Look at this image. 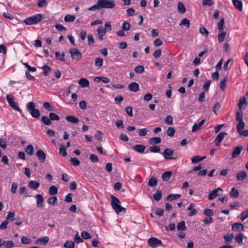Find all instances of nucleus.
I'll list each match as a JSON object with an SVG mask.
<instances>
[{
	"mask_svg": "<svg viewBox=\"0 0 248 248\" xmlns=\"http://www.w3.org/2000/svg\"><path fill=\"white\" fill-rule=\"evenodd\" d=\"M248 217V209L246 211H244L241 213V220L244 221Z\"/></svg>",
	"mask_w": 248,
	"mask_h": 248,
	"instance_id": "64",
	"label": "nucleus"
},
{
	"mask_svg": "<svg viewBox=\"0 0 248 248\" xmlns=\"http://www.w3.org/2000/svg\"><path fill=\"white\" fill-rule=\"evenodd\" d=\"M199 31L202 35L204 36H207L209 33L207 29L202 26L200 28Z\"/></svg>",
	"mask_w": 248,
	"mask_h": 248,
	"instance_id": "55",
	"label": "nucleus"
},
{
	"mask_svg": "<svg viewBox=\"0 0 248 248\" xmlns=\"http://www.w3.org/2000/svg\"><path fill=\"white\" fill-rule=\"evenodd\" d=\"M71 163L74 166H78L80 164L79 160L77 158H71L70 159Z\"/></svg>",
	"mask_w": 248,
	"mask_h": 248,
	"instance_id": "56",
	"label": "nucleus"
},
{
	"mask_svg": "<svg viewBox=\"0 0 248 248\" xmlns=\"http://www.w3.org/2000/svg\"><path fill=\"white\" fill-rule=\"evenodd\" d=\"M222 189L221 188H217L212 191L208 196V199L212 200L217 197V196L221 195Z\"/></svg>",
	"mask_w": 248,
	"mask_h": 248,
	"instance_id": "8",
	"label": "nucleus"
},
{
	"mask_svg": "<svg viewBox=\"0 0 248 248\" xmlns=\"http://www.w3.org/2000/svg\"><path fill=\"white\" fill-rule=\"evenodd\" d=\"M247 177V173L244 171H239L236 175L238 181H242Z\"/></svg>",
	"mask_w": 248,
	"mask_h": 248,
	"instance_id": "23",
	"label": "nucleus"
},
{
	"mask_svg": "<svg viewBox=\"0 0 248 248\" xmlns=\"http://www.w3.org/2000/svg\"><path fill=\"white\" fill-rule=\"evenodd\" d=\"M226 35V32L225 31H221L217 36L218 40L219 42H222Z\"/></svg>",
	"mask_w": 248,
	"mask_h": 248,
	"instance_id": "47",
	"label": "nucleus"
},
{
	"mask_svg": "<svg viewBox=\"0 0 248 248\" xmlns=\"http://www.w3.org/2000/svg\"><path fill=\"white\" fill-rule=\"evenodd\" d=\"M58 202L57 198L56 196L50 197L48 200V202L52 205L57 204Z\"/></svg>",
	"mask_w": 248,
	"mask_h": 248,
	"instance_id": "40",
	"label": "nucleus"
},
{
	"mask_svg": "<svg viewBox=\"0 0 248 248\" xmlns=\"http://www.w3.org/2000/svg\"><path fill=\"white\" fill-rule=\"evenodd\" d=\"M232 229L233 231H243L244 225L240 223H235L232 225Z\"/></svg>",
	"mask_w": 248,
	"mask_h": 248,
	"instance_id": "19",
	"label": "nucleus"
},
{
	"mask_svg": "<svg viewBox=\"0 0 248 248\" xmlns=\"http://www.w3.org/2000/svg\"><path fill=\"white\" fill-rule=\"evenodd\" d=\"M49 241V238L47 236H44L39 238L35 240V244L46 245Z\"/></svg>",
	"mask_w": 248,
	"mask_h": 248,
	"instance_id": "15",
	"label": "nucleus"
},
{
	"mask_svg": "<svg viewBox=\"0 0 248 248\" xmlns=\"http://www.w3.org/2000/svg\"><path fill=\"white\" fill-rule=\"evenodd\" d=\"M28 186L31 189H36L39 187L40 183L38 182L31 180L29 182Z\"/></svg>",
	"mask_w": 248,
	"mask_h": 248,
	"instance_id": "24",
	"label": "nucleus"
},
{
	"mask_svg": "<svg viewBox=\"0 0 248 248\" xmlns=\"http://www.w3.org/2000/svg\"><path fill=\"white\" fill-rule=\"evenodd\" d=\"M243 114L242 110L238 109L236 111V118H235L236 121L237 122L243 121Z\"/></svg>",
	"mask_w": 248,
	"mask_h": 248,
	"instance_id": "33",
	"label": "nucleus"
},
{
	"mask_svg": "<svg viewBox=\"0 0 248 248\" xmlns=\"http://www.w3.org/2000/svg\"><path fill=\"white\" fill-rule=\"evenodd\" d=\"M125 111L126 114L130 117L133 116V108L130 106L127 107L125 109Z\"/></svg>",
	"mask_w": 248,
	"mask_h": 248,
	"instance_id": "57",
	"label": "nucleus"
},
{
	"mask_svg": "<svg viewBox=\"0 0 248 248\" xmlns=\"http://www.w3.org/2000/svg\"><path fill=\"white\" fill-rule=\"evenodd\" d=\"M149 150L153 153H158L160 151V148L158 146H153L150 147Z\"/></svg>",
	"mask_w": 248,
	"mask_h": 248,
	"instance_id": "61",
	"label": "nucleus"
},
{
	"mask_svg": "<svg viewBox=\"0 0 248 248\" xmlns=\"http://www.w3.org/2000/svg\"><path fill=\"white\" fill-rule=\"evenodd\" d=\"M148 129L146 128L140 129L138 131L139 135L140 137L145 136L148 133Z\"/></svg>",
	"mask_w": 248,
	"mask_h": 248,
	"instance_id": "48",
	"label": "nucleus"
},
{
	"mask_svg": "<svg viewBox=\"0 0 248 248\" xmlns=\"http://www.w3.org/2000/svg\"><path fill=\"white\" fill-rule=\"evenodd\" d=\"M42 68L43 69V74L45 76H47L51 71L50 68L46 64L44 65Z\"/></svg>",
	"mask_w": 248,
	"mask_h": 248,
	"instance_id": "41",
	"label": "nucleus"
},
{
	"mask_svg": "<svg viewBox=\"0 0 248 248\" xmlns=\"http://www.w3.org/2000/svg\"><path fill=\"white\" fill-rule=\"evenodd\" d=\"M164 122L166 124L171 125L173 124V119L170 115H168L164 119Z\"/></svg>",
	"mask_w": 248,
	"mask_h": 248,
	"instance_id": "52",
	"label": "nucleus"
},
{
	"mask_svg": "<svg viewBox=\"0 0 248 248\" xmlns=\"http://www.w3.org/2000/svg\"><path fill=\"white\" fill-rule=\"evenodd\" d=\"M26 152L29 155H33L34 149L32 145H29L25 149Z\"/></svg>",
	"mask_w": 248,
	"mask_h": 248,
	"instance_id": "36",
	"label": "nucleus"
},
{
	"mask_svg": "<svg viewBox=\"0 0 248 248\" xmlns=\"http://www.w3.org/2000/svg\"><path fill=\"white\" fill-rule=\"evenodd\" d=\"M64 247L67 248H74L75 247L74 242L72 241H67L65 242Z\"/></svg>",
	"mask_w": 248,
	"mask_h": 248,
	"instance_id": "53",
	"label": "nucleus"
},
{
	"mask_svg": "<svg viewBox=\"0 0 248 248\" xmlns=\"http://www.w3.org/2000/svg\"><path fill=\"white\" fill-rule=\"evenodd\" d=\"M227 81V77H224L220 80L219 87L222 91H224L226 86V82Z\"/></svg>",
	"mask_w": 248,
	"mask_h": 248,
	"instance_id": "28",
	"label": "nucleus"
},
{
	"mask_svg": "<svg viewBox=\"0 0 248 248\" xmlns=\"http://www.w3.org/2000/svg\"><path fill=\"white\" fill-rule=\"evenodd\" d=\"M130 24L128 22L124 21L122 24V28L123 30L128 31L130 29Z\"/></svg>",
	"mask_w": 248,
	"mask_h": 248,
	"instance_id": "59",
	"label": "nucleus"
},
{
	"mask_svg": "<svg viewBox=\"0 0 248 248\" xmlns=\"http://www.w3.org/2000/svg\"><path fill=\"white\" fill-rule=\"evenodd\" d=\"M59 153L63 156H65L67 155L66 147L62 144L60 145L59 148Z\"/></svg>",
	"mask_w": 248,
	"mask_h": 248,
	"instance_id": "42",
	"label": "nucleus"
},
{
	"mask_svg": "<svg viewBox=\"0 0 248 248\" xmlns=\"http://www.w3.org/2000/svg\"><path fill=\"white\" fill-rule=\"evenodd\" d=\"M243 238L244 235L240 233L235 237V240L238 244L240 245L242 243Z\"/></svg>",
	"mask_w": 248,
	"mask_h": 248,
	"instance_id": "38",
	"label": "nucleus"
},
{
	"mask_svg": "<svg viewBox=\"0 0 248 248\" xmlns=\"http://www.w3.org/2000/svg\"><path fill=\"white\" fill-rule=\"evenodd\" d=\"M238 124L237 125V132H239L241 130H242L244 126H245V123H244L243 121H237Z\"/></svg>",
	"mask_w": 248,
	"mask_h": 248,
	"instance_id": "45",
	"label": "nucleus"
},
{
	"mask_svg": "<svg viewBox=\"0 0 248 248\" xmlns=\"http://www.w3.org/2000/svg\"><path fill=\"white\" fill-rule=\"evenodd\" d=\"M227 135V133L225 132H220L215 138L214 142L216 146H218L223 139Z\"/></svg>",
	"mask_w": 248,
	"mask_h": 248,
	"instance_id": "10",
	"label": "nucleus"
},
{
	"mask_svg": "<svg viewBox=\"0 0 248 248\" xmlns=\"http://www.w3.org/2000/svg\"><path fill=\"white\" fill-rule=\"evenodd\" d=\"M220 107L221 106L219 103L217 102L215 104L213 108V111L216 115L217 114V111L220 109Z\"/></svg>",
	"mask_w": 248,
	"mask_h": 248,
	"instance_id": "58",
	"label": "nucleus"
},
{
	"mask_svg": "<svg viewBox=\"0 0 248 248\" xmlns=\"http://www.w3.org/2000/svg\"><path fill=\"white\" fill-rule=\"evenodd\" d=\"M48 2L46 0H38L37 5L39 7H43L47 5Z\"/></svg>",
	"mask_w": 248,
	"mask_h": 248,
	"instance_id": "54",
	"label": "nucleus"
},
{
	"mask_svg": "<svg viewBox=\"0 0 248 248\" xmlns=\"http://www.w3.org/2000/svg\"><path fill=\"white\" fill-rule=\"evenodd\" d=\"M76 19V16L72 15H67L64 16V20L66 22H73Z\"/></svg>",
	"mask_w": 248,
	"mask_h": 248,
	"instance_id": "31",
	"label": "nucleus"
},
{
	"mask_svg": "<svg viewBox=\"0 0 248 248\" xmlns=\"http://www.w3.org/2000/svg\"><path fill=\"white\" fill-rule=\"evenodd\" d=\"M15 212H9L7 216L6 219L10 221H14L15 219Z\"/></svg>",
	"mask_w": 248,
	"mask_h": 248,
	"instance_id": "51",
	"label": "nucleus"
},
{
	"mask_svg": "<svg viewBox=\"0 0 248 248\" xmlns=\"http://www.w3.org/2000/svg\"><path fill=\"white\" fill-rule=\"evenodd\" d=\"M69 53L73 60L78 61L82 59V55L81 52L77 48H73L69 50Z\"/></svg>",
	"mask_w": 248,
	"mask_h": 248,
	"instance_id": "6",
	"label": "nucleus"
},
{
	"mask_svg": "<svg viewBox=\"0 0 248 248\" xmlns=\"http://www.w3.org/2000/svg\"><path fill=\"white\" fill-rule=\"evenodd\" d=\"M174 153V151L170 148L165 149L162 153L164 157L166 159H169L170 155H172Z\"/></svg>",
	"mask_w": 248,
	"mask_h": 248,
	"instance_id": "16",
	"label": "nucleus"
},
{
	"mask_svg": "<svg viewBox=\"0 0 248 248\" xmlns=\"http://www.w3.org/2000/svg\"><path fill=\"white\" fill-rule=\"evenodd\" d=\"M239 193L238 191L234 187H232L230 192V196L232 197L237 198L239 196Z\"/></svg>",
	"mask_w": 248,
	"mask_h": 248,
	"instance_id": "37",
	"label": "nucleus"
},
{
	"mask_svg": "<svg viewBox=\"0 0 248 248\" xmlns=\"http://www.w3.org/2000/svg\"><path fill=\"white\" fill-rule=\"evenodd\" d=\"M6 98L8 103L11 107L20 113L21 112V110L18 106V103L15 101V97L13 96L7 94L6 96Z\"/></svg>",
	"mask_w": 248,
	"mask_h": 248,
	"instance_id": "5",
	"label": "nucleus"
},
{
	"mask_svg": "<svg viewBox=\"0 0 248 248\" xmlns=\"http://www.w3.org/2000/svg\"><path fill=\"white\" fill-rule=\"evenodd\" d=\"M36 155L38 159L42 163L46 161V155L45 152L41 149H39L36 152Z\"/></svg>",
	"mask_w": 248,
	"mask_h": 248,
	"instance_id": "12",
	"label": "nucleus"
},
{
	"mask_svg": "<svg viewBox=\"0 0 248 248\" xmlns=\"http://www.w3.org/2000/svg\"><path fill=\"white\" fill-rule=\"evenodd\" d=\"M49 117L50 119V121H59L60 120L59 116L53 112H51L49 114Z\"/></svg>",
	"mask_w": 248,
	"mask_h": 248,
	"instance_id": "46",
	"label": "nucleus"
},
{
	"mask_svg": "<svg viewBox=\"0 0 248 248\" xmlns=\"http://www.w3.org/2000/svg\"><path fill=\"white\" fill-rule=\"evenodd\" d=\"M177 229L178 231H185L186 229L184 221H181L177 224Z\"/></svg>",
	"mask_w": 248,
	"mask_h": 248,
	"instance_id": "32",
	"label": "nucleus"
},
{
	"mask_svg": "<svg viewBox=\"0 0 248 248\" xmlns=\"http://www.w3.org/2000/svg\"><path fill=\"white\" fill-rule=\"evenodd\" d=\"M103 60L101 58H97L95 61V65L101 67L103 65Z\"/></svg>",
	"mask_w": 248,
	"mask_h": 248,
	"instance_id": "62",
	"label": "nucleus"
},
{
	"mask_svg": "<svg viewBox=\"0 0 248 248\" xmlns=\"http://www.w3.org/2000/svg\"><path fill=\"white\" fill-rule=\"evenodd\" d=\"M205 122V120L203 119L202 120L199 124H194L192 127V132H195L199 130H200L201 127L202 126V125L204 124Z\"/></svg>",
	"mask_w": 248,
	"mask_h": 248,
	"instance_id": "20",
	"label": "nucleus"
},
{
	"mask_svg": "<svg viewBox=\"0 0 248 248\" xmlns=\"http://www.w3.org/2000/svg\"><path fill=\"white\" fill-rule=\"evenodd\" d=\"M148 243L152 248H155L158 246H162L163 245L162 241L155 237H152L149 239Z\"/></svg>",
	"mask_w": 248,
	"mask_h": 248,
	"instance_id": "7",
	"label": "nucleus"
},
{
	"mask_svg": "<svg viewBox=\"0 0 248 248\" xmlns=\"http://www.w3.org/2000/svg\"><path fill=\"white\" fill-rule=\"evenodd\" d=\"M175 130L173 127H170L167 130V134L170 137H173L175 134Z\"/></svg>",
	"mask_w": 248,
	"mask_h": 248,
	"instance_id": "49",
	"label": "nucleus"
},
{
	"mask_svg": "<svg viewBox=\"0 0 248 248\" xmlns=\"http://www.w3.org/2000/svg\"><path fill=\"white\" fill-rule=\"evenodd\" d=\"M181 195L178 194H170L166 198V201L171 202L175 199L180 198Z\"/></svg>",
	"mask_w": 248,
	"mask_h": 248,
	"instance_id": "21",
	"label": "nucleus"
},
{
	"mask_svg": "<svg viewBox=\"0 0 248 248\" xmlns=\"http://www.w3.org/2000/svg\"><path fill=\"white\" fill-rule=\"evenodd\" d=\"M161 139L159 137H153L149 139V142L152 145L157 144L161 142Z\"/></svg>",
	"mask_w": 248,
	"mask_h": 248,
	"instance_id": "25",
	"label": "nucleus"
},
{
	"mask_svg": "<svg viewBox=\"0 0 248 248\" xmlns=\"http://www.w3.org/2000/svg\"><path fill=\"white\" fill-rule=\"evenodd\" d=\"M48 193L50 195H54L58 193V188L54 186H51L48 189Z\"/></svg>",
	"mask_w": 248,
	"mask_h": 248,
	"instance_id": "34",
	"label": "nucleus"
},
{
	"mask_svg": "<svg viewBox=\"0 0 248 248\" xmlns=\"http://www.w3.org/2000/svg\"><path fill=\"white\" fill-rule=\"evenodd\" d=\"M148 185L153 187H155L157 185V180L156 178L152 177H151L148 181Z\"/></svg>",
	"mask_w": 248,
	"mask_h": 248,
	"instance_id": "27",
	"label": "nucleus"
},
{
	"mask_svg": "<svg viewBox=\"0 0 248 248\" xmlns=\"http://www.w3.org/2000/svg\"><path fill=\"white\" fill-rule=\"evenodd\" d=\"M65 119L73 124H77L79 121L78 118L71 115L66 116Z\"/></svg>",
	"mask_w": 248,
	"mask_h": 248,
	"instance_id": "30",
	"label": "nucleus"
},
{
	"mask_svg": "<svg viewBox=\"0 0 248 248\" xmlns=\"http://www.w3.org/2000/svg\"><path fill=\"white\" fill-rule=\"evenodd\" d=\"M218 29L219 31H222L225 28V23L224 18H221L219 21L217 25Z\"/></svg>",
	"mask_w": 248,
	"mask_h": 248,
	"instance_id": "44",
	"label": "nucleus"
},
{
	"mask_svg": "<svg viewBox=\"0 0 248 248\" xmlns=\"http://www.w3.org/2000/svg\"><path fill=\"white\" fill-rule=\"evenodd\" d=\"M36 199V204L37 207L40 208H43L44 207V198L42 195L40 194H37L35 196Z\"/></svg>",
	"mask_w": 248,
	"mask_h": 248,
	"instance_id": "11",
	"label": "nucleus"
},
{
	"mask_svg": "<svg viewBox=\"0 0 248 248\" xmlns=\"http://www.w3.org/2000/svg\"><path fill=\"white\" fill-rule=\"evenodd\" d=\"M179 25H185L186 28H189L190 26V20L186 18L182 19L179 23Z\"/></svg>",
	"mask_w": 248,
	"mask_h": 248,
	"instance_id": "35",
	"label": "nucleus"
},
{
	"mask_svg": "<svg viewBox=\"0 0 248 248\" xmlns=\"http://www.w3.org/2000/svg\"><path fill=\"white\" fill-rule=\"evenodd\" d=\"M233 6L235 8L239 11L242 10L243 3L241 0H232Z\"/></svg>",
	"mask_w": 248,
	"mask_h": 248,
	"instance_id": "17",
	"label": "nucleus"
},
{
	"mask_svg": "<svg viewBox=\"0 0 248 248\" xmlns=\"http://www.w3.org/2000/svg\"><path fill=\"white\" fill-rule=\"evenodd\" d=\"M81 237L83 239H88L91 238V236L90 233L87 232L83 231L81 233Z\"/></svg>",
	"mask_w": 248,
	"mask_h": 248,
	"instance_id": "60",
	"label": "nucleus"
},
{
	"mask_svg": "<svg viewBox=\"0 0 248 248\" xmlns=\"http://www.w3.org/2000/svg\"><path fill=\"white\" fill-rule=\"evenodd\" d=\"M172 175V172L170 171H167L164 172L162 175V179L164 181H167L170 179Z\"/></svg>",
	"mask_w": 248,
	"mask_h": 248,
	"instance_id": "26",
	"label": "nucleus"
},
{
	"mask_svg": "<svg viewBox=\"0 0 248 248\" xmlns=\"http://www.w3.org/2000/svg\"><path fill=\"white\" fill-rule=\"evenodd\" d=\"M110 197L111 199V205L112 209L118 214L121 213L124 214L125 212V209L121 205L120 200L113 195H111Z\"/></svg>",
	"mask_w": 248,
	"mask_h": 248,
	"instance_id": "2",
	"label": "nucleus"
},
{
	"mask_svg": "<svg viewBox=\"0 0 248 248\" xmlns=\"http://www.w3.org/2000/svg\"><path fill=\"white\" fill-rule=\"evenodd\" d=\"M243 149V146L241 145L235 147L232 153V158H237L240 155Z\"/></svg>",
	"mask_w": 248,
	"mask_h": 248,
	"instance_id": "9",
	"label": "nucleus"
},
{
	"mask_svg": "<svg viewBox=\"0 0 248 248\" xmlns=\"http://www.w3.org/2000/svg\"><path fill=\"white\" fill-rule=\"evenodd\" d=\"M203 214L207 216L211 217L214 215V212L211 209H205L203 210Z\"/></svg>",
	"mask_w": 248,
	"mask_h": 248,
	"instance_id": "63",
	"label": "nucleus"
},
{
	"mask_svg": "<svg viewBox=\"0 0 248 248\" xmlns=\"http://www.w3.org/2000/svg\"><path fill=\"white\" fill-rule=\"evenodd\" d=\"M42 122L46 125H49L51 124L50 118H48L46 116H43L41 118Z\"/></svg>",
	"mask_w": 248,
	"mask_h": 248,
	"instance_id": "50",
	"label": "nucleus"
},
{
	"mask_svg": "<svg viewBox=\"0 0 248 248\" xmlns=\"http://www.w3.org/2000/svg\"><path fill=\"white\" fill-rule=\"evenodd\" d=\"M178 11L181 14L186 13V11L184 4L181 2H179L178 3Z\"/></svg>",
	"mask_w": 248,
	"mask_h": 248,
	"instance_id": "29",
	"label": "nucleus"
},
{
	"mask_svg": "<svg viewBox=\"0 0 248 248\" xmlns=\"http://www.w3.org/2000/svg\"><path fill=\"white\" fill-rule=\"evenodd\" d=\"M128 89L130 91L133 92H137L140 91V87L138 83L133 82L128 85Z\"/></svg>",
	"mask_w": 248,
	"mask_h": 248,
	"instance_id": "13",
	"label": "nucleus"
},
{
	"mask_svg": "<svg viewBox=\"0 0 248 248\" xmlns=\"http://www.w3.org/2000/svg\"><path fill=\"white\" fill-rule=\"evenodd\" d=\"M44 18V16L43 14H38L35 15L27 17L24 20V22L26 25H33L37 24Z\"/></svg>",
	"mask_w": 248,
	"mask_h": 248,
	"instance_id": "3",
	"label": "nucleus"
},
{
	"mask_svg": "<svg viewBox=\"0 0 248 248\" xmlns=\"http://www.w3.org/2000/svg\"><path fill=\"white\" fill-rule=\"evenodd\" d=\"M115 6V3L112 0H98L96 4L88 8L89 11H95L103 8H113Z\"/></svg>",
	"mask_w": 248,
	"mask_h": 248,
	"instance_id": "1",
	"label": "nucleus"
},
{
	"mask_svg": "<svg viewBox=\"0 0 248 248\" xmlns=\"http://www.w3.org/2000/svg\"><path fill=\"white\" fill-rule=\"evenodd\" d=\"M78 82L82 88L87 87L90 85L89 80L86 78H80Z\"/></svg>",
	"mask_w": 248,
	"mask_h": 248,
	"instance_id": "18",
	"label": "nucleus"
},
{
	"mask_svg": "<svg viewBox=\"0 0 248 248\" xmlns=\"http://www.w3.org/2000/svg\"><path fill=\"white\" fill-rule=\"evenodd\" d=\"M44 108L48 111H53V106L48 102H45L43 104Z\"/></svg>",
	"mask_w": 248,
	"mask_h": 248,
	"instance_id": "43",
	"label": "nucleus"
},
{
	"mask_svg": "<svg viewBox=\"0 0 248 248\" xmlns=\"http://www.w3.org/2000/svg\"><path fill=\"white\" fill-rule=\"evenodd\" d=\"M27 109L30 112L31 116L34 118H38L40 116L39 110L35 108V104L32 102H30L27 104Z\"/></svg>",
	"mask_w": 248,
	"mask_h": 248,
	"instance_id": "4",
	"label": "nucleus"
},
{
	"mask_svg": "<svg viewBox=\"0 0 248 248\" xmlns=\"http://www.w3.org/2000/svg\"><path fill=\"white\" fill-rule=\"evenodd\" d=\"M247 105V102L246 97H243L240 98L238 103V106L239 107L238 109L242 110V109H244Z\"/></svg>",
	"mask_w": 248,
	"mask_h": 248,
	"instance_id": "14",
	"label": "nucleus"
},
{
	"mask_svg": "<svg viewBox=\"0 0 248 248\" xmlns=\"http://www.w3.org/2000/svg\"><path fill=\"white\" fill-rule=\"evenodd\" d=\"M146 147L141 144H137L134 146L133 150L136 152L139 153H142L144 152Z\"/></svg>",
	"mask_w": 248,
	"mask_h": 248,
	"instance_id": "22",
	"label": "nucleus"
},
{
	"mask_svg": "<svg viewBox=\"0 0 248 248\" xmlns=\"http://www.w3.org/2000/svg\"><path fill=\"white\" fill-rule=\"evenodd\" d=\"M154 199L156 201H159L162 198V192L160 190H157L153 195Z\"/></svg>",
	"mask_w": 248,
	"mask_h": 248,
	"instance_id": "39",
	"label": "nucleus"
}]
</instances>
